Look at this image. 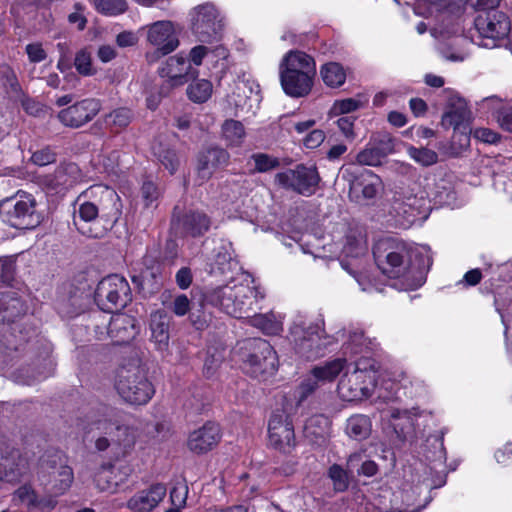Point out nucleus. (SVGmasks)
<instances>
[{"label":"nucleus","mask_w":512,"mask_h":512,"mask_svg":"<svg viewBox=\"0 0 512 512\" xmlns=\"http://www.w3.org/2000/svg\"><path fill=\"white\" fill-rule=\"evenodd\" d=\"M373 256L379 270L389 278H402L408 289H417L425 282V274L432 260L429 256L414 254L404 242L386 237L373 247Z\"/></svg>","instance_id":"obj_1"},{"label":"nucleus","mask_w":512,"mask_h":512,"mask_svg":"<svg viewBox=\"0 0 512 512\" xmlns=\"http://www.w3.org/2000/svg\"><path fill=\"white\" fill-rule=\"evenodd\" d=\"M263 297L256 287L238 284L207 289L203 301L235 318H249L259 308L258 301Z\"/></svg>","instance_id":"obj_2"},{"label":"nucleus","mask_w":512,"mask_h":512,"mask_svg":"<svg viewBox=\"0 0 512 512\" xmlns=\"http://www.w3.org/2000/svg\"><path fill=\"white\" fill-rule=\"evenodd\" d=\"M376 384V361L360 358L352 365V369L348 367L342 375L337 391L345 401H362L372 395Z\"/></svg>","instance_id":"obj_3"},{"label":"nucleus","mask_w":512,"mask_h":512,"mask_svg":"<svg viewBox=\"0 0 512 512\" xmlns=\"http://www.w3.org/2000/svg\"><path fill=\"white\" fill-rule=\"evenodd\" d=\"M115 388L119 396L132 405H145L155 392L140 360L136 358L118 368Z\"/></svg>","instance_id":"obj_4"},{"label":"nucleus","mask_w":512,"mask_h":512,"mask_svg":"<svg viewBox=\"0 0 512 512\" xmlns=\"http://www.w3.org/2000/svg\"><path fill=\"white\" fill-rule=\"evenodd\" d=\"M290 342L295 352L306 360H313L325 354L326 349L334 342V337L326 335L321 322H307L299 319L289 328Z\"/></svg>","instance_id":"obj_5"},{"label":"nucleus","mask_w":512,"mask_h":512,"mask_svg":"<svg viewBox=\"0 0 512 512\" xmlns=\"http://www.w3.org/2000/svg\"><path fill=\"white\" fill-rule=\"evenodd\" d=\"M243 371L253 378L266 380L275 374L278 357L271 344L261 338L247 339L241 347Z\"/></svg>","instance_id":"obj_6"},{"label":"nucleus","mask_w":512,"mask_h":512,"mask_svg":"<svg viewBox=\"0 0 512 512\" xmlns=\"http://www.w3.org/2000/svg\"><path fill=\"white\" fill-rule=\"evenodd\" d=\"M0 218L16 229H32L41 222V215L36 211L35 198L25 192H18L0 201Z\"/></svg>","instance_id":"obj_7"},{"label":"nucleus","mask_w":512,"mask_h":512,"mask_svg":"<svg viewBox=\"0 0 512 512\" xmlns=\"http://www.w3.org/2000/svg\"><path fill=\"white\" fill-rule=\"evenodd\" d=\"M190 29L200 43L218 42L223 34L224 18L212 3H204L189 12Z\"/></svg>","instance_id":"obj_8"},{"label":"nucleus","mask_w":512,"mask_h":512,"mask_svg":"<svg viewBox=\"0 0 512 512\" xmlns=\"http://www.w3.org/2000/svg\"><path fill=\"white\" fill-rule=\"evenodd\" d=\"M145 31L146 41L154 47L153 51L145 54L149 64L156 63L160 58L171 54L180 45L179 34L175 24L169 20H160L142 28Z\"/></svg>","instance_id":"obj_9"},{"label":"nucleus","mask_w":512,"mask_h":512,"mask_svg":"<svg viewBox=\"0 0 512 512\" xmlns=\"http://www.w3.org/2000/svg\"><path fill=\"white\" fill-rule=\"evenodd\" d=\"M132 300L128 281L118 274L103 278L95 290V301L98 307L109 313L125 308Z\"/></svg>","instance_id":"obj_10"},{"label":"nucleus","mask_w":512,"mask_h":512,"mask_svg":"<svg viewBox=\"0 0 512 512\" xmlns=\"http://www.w3.org/2000/svg\"><path fill=\"white\" fill-rule=\"evenodd\" d=\"M320 181L321 177L314 165L298 164L293 169H286L275 175V183L281 188L305 197L316 193Z\"/></svg>","instance_id":"obj_11"},{"label":"nucleus","mask_w":512,"mask_h":512,"mask_svg":"<svg viewBox=\"0 0 512 512\" xmlns=\"http://www.w3.org/2000/svg\"><path fill=\"white\" fill-rule=\"evenodd\" d=\"M96 425L98 429L105 430L106 434H113L112 442L115 444L116 458L125 456L136 442L135 430L120 423L119 412L114 408L103 407L101 418Z\"/></svg>","instance_id":"obj_12"},{"label":"nucleus","mask_w":512,"mask_h":512,"mask_svg":"<svg viewBox=\"0 0 512 512\" xmlns=\"http://www.w3.org/2000/svg\"><path fill=\"white\" fill-rule=\"evenodd\" d=\"M269 444L283 453H290L296 445L290 416L283 410L272 413L268 423Z\"/></svg>","instance_id":"obj_13"},{"label":"nucleus","mask_w":512,"mask_h":512,"mask_svg":"<svg viewBox=\"0 0 512 512\" xmlns=\"http://www.w3.org/2000/svg\"><path fill=\"white\" fill-rule=\"evenodd\" d=\"M474 25L479 35L491 40L485 43V47H494L496 39H503L510 32V21L501 11L480 12L474 20Z\"/></svg>","instance_id":"obj_14"},{"label":"nucleus","mask_w":512,"mask_h":512,"mask_svg":"<svg viewBox=\"0 0 512 512\" xmlns=\"http://www.w3.org/2000/svg\"><path fill=\"white\" fill-rule=\"evenodd\" d=\"M471 120V112L467 107V103L462 98L451 99L447 111L442 117L444 126H452L455 131H459V135L455 133L453 139L459 136L461 146H468L470 142L471 129L469 123Z\"/></svg>","instance_id":"obj_15"},{"label":"nucleus","mask_w":512,"mask_h":512,"mask_svg":"<svg viewBox=\"0 0 512 512\" xmlns=\"http://www.w3.org/2000/svg\"><path fill=\"white\" fill-rule=\"evenodd\" d=\"M101 110V103L94 98L83 99L62 109L58 113L59 121L71 128H79L90 122Z\"/></svg>","instance_id":"obj_16"},{"label":"nucleus","mask_w":512,"mask_h":512,"mask_svg":"<svg viewBox=\"0 0 512 512\" xmlns=\"http://www.w3.org/2000/svg\"><path fill=\"white\" fill-rule=\"evenodd\" d=\"M393 211L398 217L399 225L408 228L418 219L426 218L427 199L423 195H404L395 199Z\"/></svg>","instance_id":"obj_17"},{"label":"nucleus","mask_w":512,"mask_h":512,"mask_svg":"<svg viewBox=\"0 0 512 512\" xmlns=\"http://www.w3.org/2000/svg\"><path fill=\"white\" fill-rule=\"evenodd\" d=\"M74 479L73 470L67 465L58 468L41 464L38 480L44 489L54 496L64 494Z\"/></svg>","instance_id":"obj_18"},{"label":"nucleus","mask_w":512,"mask_h":512,"mask_svg":"<svg viewBox=\"0 0 512 512\" xmlns=\"http://www.w3.org/2000/svg\"><path fill=\"white\" fill-rule=\"evenodd\" d=\"M85 197L98 198L96 207L98 216L109 222H116L121 216V203L117 193L103 185H95L87 189L84 193Z\"/></svg>","instance_id":"obj_19"},{"label":"nucleus","mask_w":512,"mask_h":512,"mask_svg":"<svg viewBox=\"0 0 512 512\" xmlns=\"http://www.w3.org/2000/svg\"><path fill=\"white\" fill-rule=\"evenodd\" d=\"M240 270L241 267L234 256L232 243L226 240L216 242L210 259V273L232 278Z\"/></svg>","instance_id":"obj_20"},{"label":"nucleus","mask_w":512,"mask_h":512,"mask_svg":"<svg viewBox=\"0 0 512 512\" xmlns=\"http://www.w3.org/2000/svg\"><path fill=\"white\" fill-rule=\"evenodd\" d=\"M160 76L167 78L168 85L171 87L181 86L190 79L197 77L198 70L193 68L182 54L171 56L165 65L159 70Z\"/></svg>","instance_id":"obj_21"},{"label":"nucleus","mask_w":512,"mask_h":512,"mask_svg":"<svg viewBox=\"0 0 512 512\" xmlns=\"http://www.w3.org/2000/svg\"><path fill=\"white\" fill-rule=\"evenodd\" d=\"M220 439L219 426L213 422H206L202 427L189 434L187 447L194 454L201 455L212 450Z\"/></svg>","instance_id":"obj_22"},{"label":"nucleus","mask_w":512,"mask_h":512,"mask_svg":"<svg viewBox=\"0 0 512 512\" xmlns=\"http://www.w3.org/2000/svg\"><path fill=\"white\" fill-rule=\"evenodd\" d=\"M229 161V154L219 147H210L199 153L197 158V177L200 182L209 180L214 172Z\"/></svg>","instance_id":"obj_23"},{"label":"nucleus","mask_w":512,"mask_h":512,"mask_svg":"<svg viewBox=\"0 0 512 512\" xmlns=\"http://www.w3.org/2000/svg\"><path fill=\"white\" fill-rule=\"evenodd\" d=\"M81 171L75 163H61L45 177V184L54 190H67L81 180Z\"/></svg>","instance_id":"obj_24"},{"label":"nucleus","mask_w":512,"mask_h":512,"mask_svg":"<svg viewBox=\"0 0 512 512\" xmlns=\"http://www.w3.org/2000/svg\"><path fill=\"white\" fill-rule=\"evenodd\" d=\"M316 74L296 70L280 72V82L284 92L295 98L306 96L312 89L313 78Z\"/></svg>","instance_id":"obj_25"},{"label":"nucleus","mask_w":512,"mask_h":512,"mask_svg":"<svg viewBox=\"0 0 512 512\" xmlns=\"http://www.w3.org/2000/svg\"><path fill=\"white\" fill-rule=\"evenodd\" d=\"M166 487L163 484L152 485L149 489L132 496L126 506L134 512H151L165 497Z\"/></svg>","instance_id":"obj_26"},{"label":"nucleus","mask_w":512,"mask_h":512,"mask_svg":"<svg viewBox=\"0 0 512 512\" xmlns=\"http://www.w3.org/2000/svg\"><path fill=\"white\" fill-rule=\"evenodd\" d=\"M380 186V178L368 171L350 181L349 197L358 203L361 202V199H374L379 192Z\"/></svg>","instance_id":"obj_27"},{"label":"nucleus","mask_w":512,"mask_h":512,"mask_svg":"<svg viewBox=\"0 0 512 512\" xmlns=\"http://www.w3.org/2000/svg\"><path fill=\"white\" fill-rule=\"evenodd\" d=\"M120 476L115 474V467L112 463L107 462L100 465L94 474V482L97 488L101 491H115L116 488L123 483L131 473L128 466H121L117 468Z\"/></svg>","instance_id":"obj_28"},{"label":"nucleus","mask_w":512,"mask_h":512,"mask_svg":"<svg viewBox=\"0 0 512 512\" xmlns=\"http://www.w3.org/2000/svg\"><path fill=\"white\" fill-rule=\"evenodd\" d=\"M135 319L126 314H116L108 324L107 333L115 344H126L137 334Z\"/></svg>","instance_id":"obj_29"},{"label":"nucleus","mask_w":512,"mask_h":512,"mask_svg":"<svg viewBox=\"0 0 512 512\" xmlns=\"http://www.w3.org/2000/svg\"><path fill=\"white\" fill-rule=\"evenodd\" d=\"M172 224L182 229L183 233L192 236L204 234L210 228V219L201 212L190 211L183 215L173 214Z\"/></svg>","instance_id":"obj_30"},{"label":"nucleus","mask_w":512,"mask_h":512,"mask_svg":"<svg viewBox=\"0 0 512 512\" xmlns=\"http://www.w3.org/2000/svg\"><path fill=\"white\" fill-rule=\"evenodd\" d=\"M170 323L171 317L164 310H157L151 314V340L155 343L157 350L161 352H165L168 349Z\"/></svg>","instance_id":"obj_31"},{"label":"nucleus","mask_w":512,"mask_h":512,"mask_svg":"<svg viewBox=\"0 0 512 512\" xmlns=\"http://www.w3.org/2000/svg\"><path fill=\"white\" fill-rule=\"evenodd\" d=\"M305 437L313 444L324 446L330 435V421L324 415L310 417L304 426Z\"/></svg>","instance_id":"obj_32"},{"label":"nucleus","mask_w":512,"mask_h":512,"mask_svg":"<svg viewBox=\"0 0 512 512\" xmlns=\"http://www.w3.org/2000/svg\"><path fill=\"white\" fill-rule=\"evenodd\" d=\"M296 70L301 73L316 74V64L314 59L301 51H290L283 58L280 65V72H290Z\"/></svg>","instance_id":"obj_33"},{"label":"nucleus","mask_w":512,"mask_h":512,"mask_svg":"<svg viewBox=\"0 0 512 512\" xmlns=\"http://www.w3.org/2000/svg\"><path fill=\"white\" fill-rule=\"evenodd\" d=\"M98 217L96 202L83 201L79 203L78 210L74 211L73 222L77 230L88 237L97 238L99 234L94 232L90 227H86L85 223L94 221Z\"/></svg>","instance_id":"obj_34"},{"label":"nucleus","mask_w":512,"mask_h":512,"mask_svg":"<svg viewBox=\"0 0 512 512\" xmlns=\"http://www.w3.org/2000/svg\"><path fill=\"white\" fill-rule=\"evenodd\" d=\"M15 494L23 504L41 512L51 511L55 508L57 503L51 495L39 497L35 490L29 485L19 487Z\"/></svg>","instance_id":"obj_35"},{"label":"nucleus","mask_w":512,"mask_h":512,"mask_svg":"<svg viewBox=\"0 0 512 512\" xmlns=\"http://www.w3.org/2000/svg\"><path fill=\"white\" fill-rule=\"evenodd\" d=\"M26 310L25 305L13 291L0 292V321L13 322Z\"/></svg>","instance_id":"obj_36"},{"label":"nucleus","mask_w":512,"mask_h":512,"mask_svg":"<svg viewBox=\"0 0 512 512\" xmlns=\"http://www.w3.org/2000/svg\"><path fill=\"white\" fill-rule=\"evenodd\" d=\"M101 418V410L96 414L88 417L87 425L84 427V431L87 436H91V439L95 442V449L98 452H104L111 448L113 453L115 452V444L112 442V435L106 434L105 430L98 429L96 422Z\"/></svg>","instance_id":"obj_37"},{"label":"nucleus","mask_w":512,"mask_h":512,"mask_svg":"<svg viewBox=\"0 0 512 512\" xmlns=\"http://www.w3.org/2000/svg\"><path fill=\"white\" fill-rule=\"evenodd\" d=\"M392 427L399 442L411 441L414 437L413 418L406 411L393 410Z\"/></svg>","instance_id":"obj_38"},{"label":"nucleus","mask_w":512,"mask_h":512,"mask_svg":"<svg viewBox=\"0 0 512 512\" xmlns=\"http://www.w3.org/2000/svg\"><path fill=\"white\" fill-rule=\"evenodd\" d=\"M247 181L245 179L226 180L220 188V198L227 204H238L247 195Z\"/></svg>","instance_id":"obj_39"},{"label":"nucleus","mask_w":512,"mask_h":512,"mask_svg":"<svg viewBox=\"0 0 512 512\" xmlns=\"http://www.w3.org/2000/svg\"><path fill=\"white\" fill-rule=\"evenodd\" d=\"M372 429L370 418L363 414H355L346 421V433L356 440L366 439Z\"/></svg>","instance_id":"obj_40"},{"label":"nucleus","mask_w":512,"mask_h":512,"mask_svg":"<svg viewBox=\"0 0 512 512\" xmlns=\"http://www.w3.org/2000/svg\"><path fill=\"white\" fill-rule=\"evenodd\" d=\"M346 360L337 358L323 365L315 366L311 371L318 380L324 384L333 381L345 368Z\"/></svg>","instance_id":"obj_41"},{"label":"nucleus","mask_w":512,"mask_h":512,"mask_svg":"<svg viewBox=\"0 0 512 512\" xmlns=\"http://www.w3.org/2000/svg\"><path fill=\"white\" fill-rule=\"evenodd\" d=\"M320 75L324 83L332 88L340 87L346 80V72L343 66L337 62L324 64L320 69Z\"/></svg>","instance_id":"obj_42"},{"label":"nucleus","mask_w":512,"mask_h":512,"mask_svg":"<svg viewBox=\"0 0 512 512\" xmlns=\"http://www.w3.org/2000/svg\"><path fill=\"white\" fill-rule=\"evenodd\" d=\"M245 129L240 121L229 119L222 124V137L229 146H239L245 138Z\"/></svg>","instance_id":"obj_43"},{"label":"nucleus","mask_w":512,"mask_h":512,"mask_svg":"<svg viewBox=\"0 0 512 512\" xmlns=\"http://www.w3.org/2000/svg\"><path fill=\"white\" fill-rule=\"evenodd\" d=\"M133 113L128 108H117L105 115V125L113 132L126 128L132 121Z\"/></svg>","instance_id":"obj_44"},{"label":"nucleus","mask_w":512,"mask_h":512,"mask_svg":"<svg viewBox=\"0 0 512 512\" xmlns=\"http://www.w3.org/2000/svg\"><path fill=\"white\" fill-rule=\"evenodd\" d=\"M249 323L267 335H276L282 330V324L275 319L273 314L250 315Z\"/></svg>","instance_id":"obj_45"},{"label":"nucleus","mask_w":512,"mask_h":512,"mask_svg":"<svg viewBox=\"0 0 512 512\" xmlns=\"http://www.w3.org/2000/svg\"><path fill=\"white\" fill-rule=\"evenodd\" d=\"M153 154L160 164L169 171L170 174L175 173L179 166V158L174 150L163 146L161 143L154 144Z\"/></svg>","instance_id":"obj_46"},{"label":"nucleus","mask_w":512,"mask_h":512,"mask_svg":"<svg viewBox=\"0 0 512 512\" xmlns=\"http://www.w3.org/2000/svg\"><path fill=\"white\" fill-rule=\"evenodd\" d=\"M0 82L5 87L7 93L11 97H21L22 90L18 82L17 76L11 67L7 65L0 67Z\"/></svg>","instance_id":"obj_47"},{"label":"nucleus","mask_w":512,"mask_h":512,"mask_svg":"<svg viewBox=\"0 0 512 512\" xmlns=\"http://www.w3.org/2000/svg\"><path fill=\"white\" fill-rule=\"evenodd\" d=\"M224 349L208 347L204 360L203 373L207 378L215 375L224 360Z\"/></svg>","instance_id":"obj_48"},{"label":"nucleus","mask_w":512,"mask_h":512,"mask_svg":"<svg viewBox=\"0 0 512 512\" xmlns=\"http://www.w3.org/2000/svg\"><path fill=\"white\" fill-rule=\"evenodd\" d=\"M406 151L411 159L423 167H429L438 162V154L434 150L408 145Z\"/></svg>","instance_id":"obj_49"},{"label":"nucleus","mask_w":512,"mask_h":512,"mask_svg":"<svg viewBox=\"0 0 512 512\" xmlns=\"http://www.w3.org/2000/svg\"><path fill=\"white\" fill-rule=\"evenodd\" d=\"M212 93V84L205 79L192 83L187 88L189 99L196 103H203L209 99Z\"/></svg>","instance_id":"obj_50"},{"label":"nucleus","mask_w":512,"mask_h":512,"mask_svg":"<svg viewBox=\"0 0 512 512\" xmlns=\"http://www.w3.org/2000/svg\"><path fill=\"white\" fill-rule=\"evenodd\" d=\"M96 10L107 16H116L124 13L127 8L126 0H94Z\"/></svg>","instance_id":"obj_51"},{"label":"nucleus","mask_w":512,"mask_h":512,"mask_svg":"<svg viewBox=\"0 0 512 512\" xmlns=\"http://www.w3.org/2000/svg\"><path fill=\"white\" fill-rule=\"evenodd\" d=\"M142 282L141 286L144 289L145 286L149 288L150 291H155L160 288L162 285V277H161V267L159 264H155L151 267H146L140 275Z\"/></svg>","instance_id":"obj_52"},{"label":"nucleus","mask_w":512,"mask_h":512,"mask_svg":"<svg viewBox=\"0 0 512 512\" xmlns=\"http://www.w3.org/2000/svg\"><path fill=\"white\" fill-rule=\"evenodd\" d=\"M344 251L352 257L364 255L367 251L365 237L359 233H350L346 236V245Z\"/></svg>","instance_id":"obj_53"},{"label":"nucleus","mask_w":512,"mask_h":512,"mask_svg":"<svg viewBox=\"0 0 512 512\" xmlns=\"http://www.w3.org/2000/svg\"><path fill=\"white\" fill-rule=\"evenodd\" d=\"M254 162V170L259 173H265L279 167L280 162L277 158L265 153H255L251 156Z\"/></svg>","instance_id":"obj_54"},{"label":"nucleus","mask_w":512,"mask_h":512,"mask_svg":"<svg viewBox=\"0 0 512 512\" xmlns=\"http://www.w3.org/2000/svg\"><path fill=\"white\" fill-rule=\"evenodd\" d=\"M384 157L385 156L380 151V148L373 146L359 152L356 160L361 165L377 166L381 164V161Z\"/></svg>","instance_id":"obj_55"},{"label":"nucleus","mask_w":512,"mask_h":512,"mask_svg":"<svg viewBox=\"0 0 512 512\" xmlns=\"http://www.w3.org/2000/svg\"><path fill=\"white\" fill-rule=\"evenodd\" d=\"M74 66L77 72L83 76L94 74L91 53L87 49H81L76 53Z\"/></svg>","instance_id":"obj_56"},{"label":"nucleus","mask_w":512,"mask_h":512,"mask_svg":"<svg viewBox=\"0 0 512 512\" xmlns=\"http://www.w3.org/2000/svg\"><path fill=\"white\" fill-rule=\"evenodd\" d=\"M329 477L336 491L342 492L348 488L349 480L347 473L340 465L334 464L329 468Z\"/></svg>","instance_id":"obj_57"},{"label":"nucleus","mask_w":512,"mask_h":512,"mask_svg":"<svg viewBox=\"0 0 512 512\" xmlns=\"http://www.w3.org/2000/svg\"><path fill=\"white\" fill-rule=\"evenodd\" d=\"M342 268L346 270L349 274H351L355 280L358 282L359 286L363 291L371 292L373 290H377L376 284H374L367 275L363 273H357L355 270L352 269L353 264L348 261L342 260L340 262Z\"/></svg>","instance_id":"obj_58"},{"label":"nucleus","mask_w":512,"mask_h":512,"mask_svg":"<svg viewBox=\"0 0 512 512\" xmlns=\"http://www.w3.org/2000/svg\"><path fill=\"white\" fill-rule=\"evenodd\" d=\"M142 199L146 208L156 207L160 196L158 187L152 181H146L141 188Z\"/></svg>","instance_id":"obj_59"},{"label":"nucleus","mask_w":512,"mask_h":512,"mask_svg":"<svg viewBox=\"0 0 512 512\" xmlns=\"http://www.w3.org/2000/svg\"><path fill=\"white\" fill-rule=\"evenodd\" d=\"M370 342L364 337V333L361 330H353L349 333L347 348H350L352 353L362 352L364 348L368 347Z\"/></svg>","instance_id":"obj_60"},{"label":"nucleus","mask_w":512,"mask_h":512,"mask_svg":"<svg viewBox=\"0 0 512 512\" xmlns=\"http://www.w3.org/2000/svg\"><path fill=\"white\" fill-rule=\"evenodd\" d=\"M322 383L312 373L306 378L298 388V404L302 403L311 395Z\"/></svg>","instance_id":"obj_61"},{"label":"nucleus","mask_w":512,"mask_h":512,"mask_svg":"<svg viewBox=\"0 0 512 512\" xmlns=\"http://www.w3.org/2000/svg\"><path fill=\"white\" fill-rule=\"evenodd\" d=\"M188 495V486L184 482H178L170 492V500L175 507H185Z\"/></svg>","instance_id":"obj_62"},{"label":"nucleus","mask_w":512,"mask_h":512,"mask_svg":"<svg viewBox=\"0 0 512 512\" xmlns=\"http://www.w3.org/2000/svg\"><path fill=\"white\" fill-rule=\"evenodd\" d=\"M361 105V102L354 98L342 99L334 102L332 111L335 114H347L356 111Z\"/></svg>","instance_id":"obj_63"},{"label":"nucleus","mask_w":512,"mask_h":512,"mask_svg":"<svg viewBox=\"0 0 512 512\" xmlns=\"http://www.w3.org/2000/svg\"><path fill=\"white\" fill-rule=\"evenodd\" d=\"M168 308L179 317L186 315L190 310V300L185 294L177 295Z\"/></svg>","instance_id":"obj_64"}]
</instances>
